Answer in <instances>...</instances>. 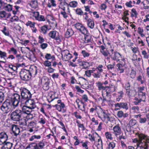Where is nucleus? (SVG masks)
<instances>
[{
	"label": "nucleus",
	"mask_w": 149,
	"mask_h": 149,
	"mask_svg": "<svg viewBox=\"0 0 149 149\" xmlns=\"http://www.w3.org/2000/svg\"><path fill=\"white\" fill-rule=\"evenodd\" d=\"M4 143L3 146L8 149H11L13 146V144L11 142H6Z\"/></svg>",
	"instance_id": "nucleus-28"
},
{
	"label": "nucleus",
	"mask_w": 149,
	"mask_h": 149,
	"mask_svg": "<svg viewBox=\"0 0 149 149\" xmlns=\"http://www.w3.org/2000/svg\"><path fill=\"white\" fill-rule=\"evenodd\" d=\"M50 80L46 76L43 77L41 80V84L42 85L49 84Z\"/></svg>",
	"instance_id": "nucleus-19"
},
{
	"label": "nucleus",
	"mask_w": 149,
	"mask_h": 149,
	"mask_svg": "<svg viewBox=\"0 0 149 149\" xmlns=\"http://www.w3.org/2000/svg\"><path fill=\"white\" fill-rule=\"evenodd\" d=\"M125 65L123 63H118L116 65V66L117 67V70L119 71L120 73H123L124 71V69L123 68Z\"/></svg>",
	"instance_id": "nucleus-22"
},
{
	"label": "nucleus",
	"mask_w": 149,
	"mask_h": 149,
	"mask_svg": "<svg viewBox=\"0 0 149 149\" xmlns=\"http://www.w3.org/2000/svg\"><path fill=\"white\" fill-rule=\"evenodd\" d=\"M97 84L98 88V90L100 91L103 90H105L106 89V87L102 86L103 84L100 81H99Z\"/></svg>",
	"instance_id": "nucleus-30"
},
{
	"label": "nucleus",
	"mask_w": 149,
	"mask_h": 149,
	"mask_svg": "<svg viewBox=\"0 0 149 149\" xmlns=\"http://www.w3.org/2000/svg\"><path fill=\"white\" fill-rule=\"evenodd\" d=\"M36 125V122L34 121L30 122L29 124V127H32L35 126Z\"/></svg>",
	"instance_id": "nucleus-64"
},
{
	"label": "nucleus",
	"mask_w": 149,
	"mask_h": 149,
	"mask_svg": "<svg viewBox=\"0 0 149 149\" xmlns=\"http://www.w3.org/2000/svg\"><path fill=\"white\" fill-rule=\"evenodd\" d=\"M22 101L23 102L26 100L31 97L32 94L30 91L26 88H23L21 91Z\"/></svg>",
	"instance_id": "nucleus-3"
},
{
	"label": "nucleus",
	"mask_w": 149,
	"mask_h": 149,
	"mask_svg": "<svg viewBox=\"0 0 149 149\" xmlns=\"http://www.w3.org/2000/svg\"><path fill=\"white\" fill-rule=\"evenodd\" d=\"M79 30L83 34L86 35L88 32L86 29L83 25Z\"/></svg>",
	"instance_id": "nucleus-31"
},
{
	"label": "nucleus",
	"mask_w": 149,
	"mask_h": 149,
	"mask_svg": "<svg viewBox=\"0 0 149 149\" xmlns=\"http://www.w3.org/2000/svg\"><path fill=\"white\" fill-rule=\"evenodd\" d=\"M0 57L2 58H3V59L5 61H2L0 60V62L3 63H5L6 61L4 58L6 57V53L5 52H3L1 51H0Z\"/></svg>",
	"instance_id": "nucleus-26"
},
{
	"label": "nucleus",
	"mask_w": 149,
	"mask_h": 149,
	"mask_svg": "<svg viewBox=\"0 0 149 149\" xmlns=\"http://www.w3.org/2000/svg\"><path fill=\"white\" fill-rule=\"evenodd\" d=\"M1 109L4 113H8L11 110V102L9 100H6L2 104Z\"/></svg>",
	"instance_id": "nucleus-5"
},
{
	"label": "nucleus",
	"mask_w": 149,
	"mask_h": 149,
	"mask_svg": "<svg viewBox=\"0 0 149 149\" xmlns=\"http://www.w3.org/2000/svg\"><path fill=\"white\" fill-rule=\"evenodd\" d=\"M24 117L22 115V110L20 109H16L12 112L10 114V119L14 121H19L20 118Z\"/></svg>",
	"instance_id": "nucleus-1"
},
{
	"label": "nucleus",
	"mask_w": 149,
	"mask_h": 149,
	"mask_svg": "<svg viewBox=\"0 0 149 149\" xmlns=\"http://www.w3.org/2000/svg\"><path fill=\"white\" fill-rule=\"evenodd\" d=\"M110 57L113 61L116 60L118 61L119 60L118 59L121 56L120 54L117 52H114L113 49H111L109 52Z\"/></svg>",
	"instance_id": "nucleus-6"
},
{
	"label": "nucleus",
	"mask_w": 149,
	"mask_h": 149,
	"mask_svg": "<svg viewBox=\"0 0 149 149\" xmlns=\"http://www.w3.org/2000/svg\"><path fill=\"white\" fill-rule=\"evenodd\" d=\"M31 6L34 8H36L38 7V2L37 0H35L32 1L30 4Z\"/></svg>",
	"instance_id": "nucleus-27"
},
{
	"label": "nucleus",
	"mask_w": 149,
	"mask_h": 149,
	"mask_svg": "<svg viewBox=\"0 0 149 149\" xmlns=\"http://www.w3.org/2000/svg\"><path fill=\"white\" fill-rule=\"evenodd\" d=\"M6 13L5 11H2L0 12V17L1 18L4 17H6Z\"/></svg>",
	"instance_id": "nucleus-61"
},
{
	"label": "nucleus",
	"mask_w": 149,
	"mask_h": 149,
	"mask_svg": "<svg viewBox=\"0 0 149 149\" xmlns=\"http://www.w3.org/2000/svg\"><path fill=\"white\" fill-rule=\"evenodd\" d=\"M75 88L78 92L80 93H84V91L81 90L79 86H76Z\"/></svg>",
	"instance_id": "nucleus-52"
},
{
	"label": "nucleus",
	"mask_w": 149,
	"mask_h": 149,
	"mask_svg": "<svg viewBox=\"0 0 149 149\" xmlns=\"http://www.w3.org/2000/svg\"><path fill=\"white\" fill-rule=\"evenodd\" d=\"M22 97L21 98L20 96L17 93H15L12 96L11 101L12 102V104L15 107H17L19 103L20 102L21 103H23V101H22Z\"/></svg>",
	"instance_id": "nucleus-2"
},
{
	"label": "nucleus",
	"mask_w": 149,
	"mask_h": 149,
	"mask_svg": "<svg viewBox=\"0 0 149 149\" xmlns=\"http://www.w3.org/2000/svg\"><path fill=\"white\" fill-rule=\"evenodd\" d=\"M40 29L41 30V32L44 34H45L48 30L47 26V25L43 26L41 27Z\"/></svg>",
	"instance_id": "nucleus-32"
},
{
	"label": "nucleus",
	"mask_w": 149,
	"mask_h": 149,
	"mask_svg": "<svg viewBox=\"0 0 149 149\" xmlns=\"http://www.w3.org/2000/svg\"><path fill=\"white\" fill-rule=\"evenodd\" d=\"M61 54L62 58L65 61H68L72 57V55L67 50H65L61 51Z\"/></svg>",
	"instance_id": "nucleus-9"
},
{
	"label": "nucleus",
	"mask_w": 149,
	"mask_h": 149,
	"mask_svg": "<svg viewBox=\"0 0 149 149\" xmlns=\"http://www.w3.org/2000/svg\"><path fill=\"white\" fill-rule=\"evenodd\" d=\"M147 119L146 118H140L139 119V123H145L146 122Z\"/></svg>",
	"instance_id": "nucleus-63"
},
{
	"label": "nucleus",
	"mask_w": 149,
	"mask_h": 149,
	"mask_svg": "<svg viewBox=\"0 0 149 149\" xmlns=\"http://www.w3.org/2000/svg\"><path fill=\"white\" fill-rule=\"evenodd\" d=\"M75 27L77 29L79 30L82 26L83 25L80 23H77L74 24Z\"/></svg>",
	"instance_id": "nucleus-54"
},
{
	"label": "nucleus",
	"mask_w": 149,
	"mask_h": 149,
	"mask_svg": "<svg viewBox=\"0 0 149 149\" xmlns=\"http://www.w3.org/2000/svg\"><path fill=\"white\" fill-rule=\"evenodd\" d=\"M81 53L84 57H88L90 56V54L86 52L85 50H82Z\"/></svg>",
	"instance_id": "nucleus-51"
},
{
	"label": "nucleus",
	"mask_w": 149,
	"mask_h": 149,
	"mask_svg": "<svg viewBox=\"0 0 149 149\" xmlns=\"http://www.w3.org/2000/svg\"><path fill=\"white\" fill-rule=\"evenodd\" d=\"M8 139V136L4 132L0 133V145L3 144L6 142Z\"/></svg>",
	"instance_id": "nucleus-10"
},
{
	"label": "nucleus",
	"mask_w": 149,
	"mask_h": 149,
	"mask_svg": "<svg viewBox=\"0 0 149 149\" xmlns=\"http://www.w3.org/2000/svg\"><path fill=\"white\" fill-rule=\"evenodd\" d=\"M19 20L18 17L14 15L11 18L10 21L11 22H13L15 21H18Z\"/></svg>",
	"instance_id": "nucleus-47"
},
{
	"label": "nucleus",
	"mask_w": 149,
	"mask_h": 149,
	"mask_svg": "<svg viewBox=\"0 0 149 149\" xmlns=\"http://www.w3.org/2000/svg\"><path fill=\"white\" fill-rule=\"evenodd\" d=\"M74 33L72 29L70 28L68 29L65 34V37L68 38L72 36Z\"/></svg>",
	"instance_id": "nucleus-21"
},
{
	"label": "nucleus",
	"mask_w": 149,
	"mask_h": 149,
	"mask_svg": "<svg viewBox=\"0 0 149 149\" xmlns=\"http://www.w3.org/2000/svg\"><path fill=\"white\" fill-rule=\"evenodd\" d=\"M41 138V136L39 135H34L32 136L29 139L30 141H32L35 139H39Z\"/></svg>",
	"instance_id": "nucleus-37"
},
{
	"label": "nucleus",
	"mask_w": 149,
	"mask_h": 149,
	"mask_svg": "<svg viewBox=\"0 0 149 149\" xmlns=\"http://www.w3.org/2000/svg\"><path fill=\"white\" fill-rule=\"evenodd\" d=\"M103 116L104 118V120H102L103 121L104 120L106 119H107L108 121L110 120V118L109 116L105 112H103Z\"/></svg>",
	"instance_id": "nucleus-40"
},
{
	"label": "nucleus",
	"mask_w": 149,
	"mask_h": 149,
	"mask_svg": "<svg viewBox=\"0 0 149 149\" xmlns=\"http://www.w3.org/2000/svg\"><path fill=\"white\" fill-rule=\"evenodd\" d=\"M105 135L107 138L111 140L112 139V137L111 136V134L109 132H106L105 133Z\"/></svg>",
	"instance_id": "nucleus-48"
},
{
	"label": "nucleus",
	"mask_w": 149,
	"mask_h": 149,
	"mask_svg": "<svg viewBox=\"0 0 149 149\" xmlns=\"http://www.w3.org/2000/svg\"><path fill=\"white\" fill-rule=\"evenodd\" d=\"M139 97L141 99L142 101L144 102L146 99V93H138Z\"/></svg>",
	"instance_id": "nucleus-25"
},
{
	"label": "nucleus",
	"mask_w": 149,
	"mask_h": 149,
	"mask_svg": "<svg viewBox=\"0 0 149 149\" xmlns=\"http://www.w3.org/2000/svg\"><path fill=\"white\" fill-rule=\"evenodd\" d=\"M57 103L59 104H56L55 107H56L57 110L59 111H61L63 109V112L65 113L66 111V110L65 109V104L63 102H62L61 100H58L57 101Z\"/></svg>",
	"instance_id": "nucleus-7"
},
{
	"label": "nucleus",
	"mask_w": 149,
	"mask_h": 149,
	"mask_svg": "<svg viewBox=\"0 0 149 149\" xmlns=\"http://www.w3.org/2000/svg\"><path fill=\"white\" fill-rule=\"evenodd\" d=\"M31 73L28 70L24 69L21 70L19 74L21 79L23 80H29L31 77Z\"/></svg>",
	"instance_id": "nucleus-4"
},
{
	"label": "nucleus",
	"mask_w": 149,
	"mask_h": 149,
	"mask_svg": "<svg viewBox=\"0 0 149 149\" xmlns=\"http://www.w3.org/2000/svg\"><path fill=\"white\" fill-rule=\"evenodd\" d=\"M26 115L24 116L26 118V119L28 120L30 119H32L33 118V116L32 114L30 113L29 114H26Z\"/></svg>",
	"instance_id": "nucleus-58"
},
{
	"label": "nucleus",
	"mask_w": 149,
	"mask_h": 149,
	"mask_svg": "<svg viewBox=\"0 0 149 149\" xmlns=\"http://www.w3.org/2000/svg\"><path fill=\"white\" fill-rule=\"evenodd\" d=\"M84 40V43H89L91 42V36L90 35H85Z\"/></svg>",
	"instance_id": "nucleus-24"
},
{
	"label": "nucleus",
	"mask_w": 149,
	"mask_h": 149,
	"mask_svg": "<svg viewBox=\"0 0 149 149\" xmlns=\"http://www.w3.org/2000/svg\"><path fill=\"white\" fill-rule=\"evenodd\" d=\"M136 123V121L135 120L132 119H131L129 124L127 125V127H126V130L127 132L131 131V127L133 126Z\"/></svg>",
	"instance_id": "nucleus-16"
},
{
	"label": "nucleus",
	"mask_w": 149,
	"mask_h": 149,
	"mask_svg": "<svg viewBox=\"0 0 149 149\" xmlns=\"http://www.w3.org/2000/svg\"><path fill=\"white\" fill-rule=\"evenodd\" d=\"M2 32L6 36H9L10 33L9 31L7 30L6 28V27H4L2 30Z\"/></svg>",
	"instance_id": "nucleus-45"
},
{
	"label": "nucleus",
	"mask_w": 149,
	"mask_h": 149,
	"mask_svg": "<svg viewBox=\"0 0 149 149\" xmlns=\"http://www.w3.org/2000/svg\"><path fill=\"white\" fill-rule=\"evenodd\" d=\"M93 77L95 78H99L101 75V74L99 72L97 71L96 72H94L93 74Z\"/></svg>",
	"instance_id": "nucleus-49"
},
{
	"label": "nucleus",
	"mask_w": 149,
	"mask_h": 149,
	"mask_svg": "<svg viewBox=\"0 0 149 149\" xmlns=\"http://www.w3.org/2000/svg\"><path fill=\"white\" fill-rule=\"evenodd\" d=\"M8 67L11 70L14 71H16L17 69V67L13 65L12 64H9Z\"/></svg>",
	"instance_id": "nucleus-44"
},
{
	"label": "nucleus",
	"mask_w": 149,
	"mask_h": 149,
	"mask_svg": "<svg viewBox=\"0 0 149 149\" xmlns=\"http://www.w3.org/2000/svg\"><path fill=\"white\" fill-rule=\"evenodd\" d=\"M136 74V72L133 70H132L130 74L131 77L132 78H134Z\"/></svg>",
	"instance_id": "nucleus-55"
},
{
	"label": "nucleus",
	"mask_w": 149,
	"mask_h": 149,
	"mask_svg": "<svg viewBox=\"0 0 149 149\" xmlns=\"http://www.w3.org/2000/svg\"><path fill=\"white\" fill-rule=\"evenodd\" d=\"M113 133L116 136L120 135L121 134V130L119 125H115L113 127Z\"/></svg>",
	"instance_id": "nucleus-15"
},
{
	"label": "nucleus",
	"mask_w": 149,
	"mask_h": 149,
	"mask_svg": "<svg viewBox=\"0 0 149 149\" xmlns=\"http://www.w3.org/2000/svg\"><path fill=\"white\" fill-rule=\"evenodd\" d=\"M76 12L77 14L80 15H84L83 11L80 8L77 9L76 10Z\"/></svg>",
	"instance_id": "nucleus-50"
},
{
	"label": "nucleus",
	"mask_w": 149,
	"mask_h": 149,
	"mask_svg": "<svg viewBox=\"0 0 149 149\" xmlns=\"http://www.w3.org/2000/svg\"><path fill=\"white\" fill-rule=\"evenodd\" d=\"M68 4L69 6H70V7L75 8L77 6V3L76 1H73L70 2Z\"/></svg>",
	"instance_id": "nucleus-34"
},
{
	"label": "nucleus",
	"mask_w": 149,
	"mask_h": 149,
	"mask_svg": "<svg viewBox=\"0 0 149 149\" xmlns=\"http://www.w3.org/2000/svg\"><path fill=\"white\" fill-rule=\"evenodd\" d=\"M36 20L40 21H45V19L43 16L40 15H39V16H38V18H37Z\"/></svg>",
	"instance_id": "nucleus-46"
},
{
	"label": "nucleus",
	"mask_w": 149,
	"mask_h": 149,
	"mask_svg": "<svg viewBox=\"0 0 149 149\" xmlns=\"http://www.w3.org/2000/svg\"><path fill=\"white\" fill-rule=\"evenodd\" d=\"M32 15L35 17V19H36L38 16H39V13L38 12H34L32 13Z\"/></svg>",
	"instance_id": "nucleus-56"
},
{
	"label": "nucleus",
	"mask_w": 149,
	"mask_h": 149,
	"mask_svg": "<svg viewBox=\"0 0 149 149\" xmlns=\"http://www.w3.org/2000/svg\"><path fill=\"white\" fill-rule=\"evenodd\" d=\"M35 23L32 22L30 21H28L26 24V25L28 26H29L30 27H34L35 26Z\"/></svg>",
	"instance_id": "nucleus-43"
},
{
	"label": "nucleus",
	"mask_w": 149,
	"mask_h": 149,
	"mask_svg": "<svg viewBox=\"0 0 149 149\" xmlns=\"http://www.w3.org/2000/svg\"><path fill=\"white\" fill-rule=\"evenodd\" d=\"M48 46L47 43H41L40 45V47L43 49H45Z\"/></svg>",
	"instance_id": "nucleus-60"
},
{
	"label": "nucleus",
	"mask_w": 149,
	"mask_h": 149,
	"mask_svg": "<svg viewBox=\"0 0 149 149\" xmlns=\"http://www.w3.org/2000/svg\"><path fill=\"white\" fill-rule=\"evenodd\" d=\"M3 8L5 10L8 11H11L12 10V5L9 4L6 6L5 5Z\"/></svg>",
	"instance_id": "nucleus-35"
},
{
	"label": "nucleus",
	"mask_w": 149,
	"mask_h": 149,
	"mask_svg": "<svg viewBox=\"0 0 149 149\" xmlns=\"http://www.w3.org/2000/svg\"><path fill=\"white\" fill-rule=\"evenodd\" d=\"M103 67V66L102 65H99L96 68V69L98 70V72L101 73L102 72L103 70L102 69V68Z\"/></svg>",
	"instance_id": "nucleus-57"
},
{
	"label": "nucleus",
	"mask_w": 149,
	"mask_h": 149,
	"mask_svg": "<svg viewBox=\"0 0 149 149\" xmlns=\"http://www.w3.org/2000/svg\"><path fill=\"white\" fill-rule=\"evenodd\" d=\"M22 115L24 116V114H29L31 113L32 109H31L26 105H24L22 107Z\"/></svg>",
	"instance_id": "nucleus-13"
},
{
	"label": "nucleus",
	"mask_w": 149,
	"mask_h": 149,
	"mask_svg": "<svg viewBox=\"0 0 149 149\" xmlns=\"http://www.w3.org/2000/svg\"><path fill=\"white\" fill-rule=\"evenodd\" d=\"M93 72L91 70H88L86 71L85 72V74L88 77H90L91 75V74Z\"/></svg>",
	"instance_id": "nucleus-53"
},
{
	"label": "nucleus",
	"mask_w": 149,
	"mask_h": 149,
	"mask_svg": "<svg viewBox=\"0 0 149 149\" xmlns=\"http://www.w3.org/2000/svg\"><path fill=\"white\" fill-rule=\"evenodd\" d=\"M58 33L55 31H52L49 33V36L52 38H54L56 40L59 41H61Z\"/></svg>",
	"instance_id": "nucleus-12"
},
{
	"label": "nucleus",
	"mask_w": 149,
	"mask_h": 149,
	"mask_svg": "<svg viewBox=\"0 0 149 149\" xmlns=\"http://www.w3.org/2000/svg\"><path fill=\"white\" fill-rule=\"evenodd\" d=\"M142 54L144 56V58L148 59L149 57L148 55L147 54V52L145 50L142 51Z\"/></svg>",
	"instance_id": "nucleus-59"
},
{
	"label": "nucleus",
	"mask_w": 149,
	"mask_h": 149,
	"mask_svg": "<svg viewBox=\"0 0 149 149\" xmlns=\"http://www.w3.org/2000/svg\"><path fill=\"white\" fill-rule=\"evenodd\" d=\"M4 98V95L2 91L0 92V104L3 101Z\"/></svg>",
	"instance_id": "nucleus-41"
},
{
	"label": "nucleus",
	"mask_w": 149,
	"mask_h": 149,
	"mask_svg": "<svg viewBox=\"0 0 149 149\" xmlns=\"http://www.w3.org/2000/svg\"><path fill=\"white\" fill-rule=\"evenodd\" d=\"M45 58L47 60L51 59H52V60H54L55 57L54 55L52 56L50 54L47 53L45 56Z\"/></svg>",
	"instance_id": "nucleus-33"
},
{
	"label": "nucleus",
	"mask_w": 149,
	"mask_h": 149,
	"mask_svg": "<svg viewBox=\"0 0 149 149\" xmlns=\"http://www.w3.org/2000/svg\"><path fill=\"white\" fill-rule=\"evenodd\" d=\"M24 102L25 105L30 107V108L34 109L36 107L35 102L33 100H31L30 98L25 100Z\"/></svg>",
	"instance_id": "nucleus-11"
},
{
	"label": "nucleus",
	"mask_w": 149,
	"mask_h": 149,
	"mask_svg": "<svg viewBox=\"0 0 149 149\" xmlns=\"http://www.w3.org/2000/svg\"><path fill=\"white\" fill-rule=\"evenodd\" d=\"M68 6L69 4L65 2H61L60 3V7H67L68 8V9L69 10Z\"/></svg>",
	"instance_id": "nucleus-38"
},
{
	"label": "nucleus",
	"mask_w": 149,
	"mask_h": 149,
	"mask_svg": "<svg viewBox=\"0 0 149 149\" xmlns=\"http://www.w3.org/2000/svg\"><path fill=\"white\" fill-rule=\"evenodd\" d=\"M12 134L15 136L19 134L20 132L19 129L16 125H12Z\"/></svg>",
	"instance_id": "nucleus-17"
},
{
	"label": "nucleus",
	"mask_w": 149,
	"mask_h": 149,
	"mask_svg": "<svg viewBox=\"0 0 149 149\" xmlns=\"http://www.w3.org/2000/svg\"><path fill=\"white\" fill-rule=\"evenodd\" d=\"M87 25L88 27L91 29H93L94 26V21L91 19H89L87 20Z\"/></svg>",
	"instance_id": "nucleus-23"
},
{
	"label": "nucleus",
	"mask_w": 149,
	"mask_h": 149,
	"mask_svg": "<svg viewBox=\"0 0 149 149\" xmlns=\"http://www.w3.org/2000/svg\"><path fill=\"white\" fill-rule=\"evenodd\" d=\"M49 84L42 85L43 89L47 91L48 90L49 88Z\"/></svg>",
	"instance_id": "nucleus-62"
},
{
	"label": "nucleus",
	"mask_w": 149,
	"mask_h": 149,
	"mask_svg": "<svg viewBox=\"0 0 149 149\" xmlns=\"http://www.w3.org/2000/svg\"><path fill=\"white\" fill-rule=\"evenodd\" d=\"M116 143L113 141L110 142L108 144L107 149H113L115 147Z\"/></svg>",
	"instance_id": "nucleus-29"
},
{
	"label": "nucleus",
	"mask_w": 149,
	"mask_h": 149,
	"mask_svg": "<svg viewBox=\"0 0 149 149\" xmlns=\"http://www.w3.org/2000/svg\"><path fill=\"white\" fill-rule=\"evenodd\" d=\"M138 136L139 138V140L138 141V143L137 144V146H139V145H140L141 143H143V142L142 141L143 139H144L146 137V136L143 134H139Z\"/></svg>",
	"instance_id": "nucleus-18"
},
{
	"label": "nucleus",
	"mask_w": 149,
	"mask_h": 149,
	"mask_svg": "<svg viewBox=\"0 0 149 149\" xmlns=\"http://www.w3.org/2000/svg\"><path fill=\"white\" fill-rule=\"evenodd\" d=\"M115 107H118L120 108H122L126 110L128 109V104L126 102H120L114 104Z\"/></svg>",
	"instance_id": "nucleus-14"
},
{
	"label": "nucleus",
	"mask_w": 149,
	"mask_h": 149,
	"mask_svg": "<svg viewBox=\"0 0 149 149\" xmlns=\"http://www.w3.org/2000/svg\"><path fill=\"white\" fill-rule=\"evenodd\" d=\"M19 124L20 125L22 126H26L27 125V120L26 119H22L19 122Z\"/></svg>",
	"instance_id": "nucleus-36"
},
{
	"label": "nucleus",
	"mask_w": 149,
	"mask_h": 149,
	"mask_svg": "<svg viewBox=\"0 0 149 149\" xmlns=\"http://www.w3.org/2000/svg\"><path fill=\"white\" fill-rule=\"evenodd\" d=\"M44 146L43 143L40 142L38 143H34L30 144L29 147L30 149H42Z\"/></svg>",
	"instance_id": "nucleus-8"
},
{
	"label": "nucleus",
	"mask_w": 149,
	"mask_h": 149,
	"mask_svg": "<svg viewBox=\"0 0 149 149\" xmlns=\"http://www.w3.org/2000/svg\"><path fill=\"white\" fill-rule=\"evenodd\" d=\"M43 64L45 66L49 67H51L52 62L47 60L44 61Z\"/></svg>",
	"instance_id": "nucleus-39"
},
{
	"label": "nucleus",
	"mask_w": 149,
	"mask_h": 149,
	"mask_svg": "<svg viewBox=\"0 0 149 149\" xmlns=\"http://www.w3.org/2000/svg\"><path fill=\"white\" fill-rule=\"evenodd\" d=\"M117 116L119 118H121L123 117L124 118H125L128 117V114L127 113H124L123 111L120 110L118 111Z\"/></svg>",
	"instance_id": "nucleus-20"
},
{
	"label": "nucleus",
	"mask_w": 149,
	"mask_h": 149,
	"mask_svg": "<svg viewBox=\"0 0 149 149\" xmlns=\"http://www.w3.org/2000/svg\"><path fill=\"white\" fill-rule=\"evenodd\" d=\"M135 101H134L133 103L135 105H138L142 101L141 99H139L138 98L135 97L134 98Z\"/></svg>",
	"instance_id": "nucleus-42"
}]
</instances>
